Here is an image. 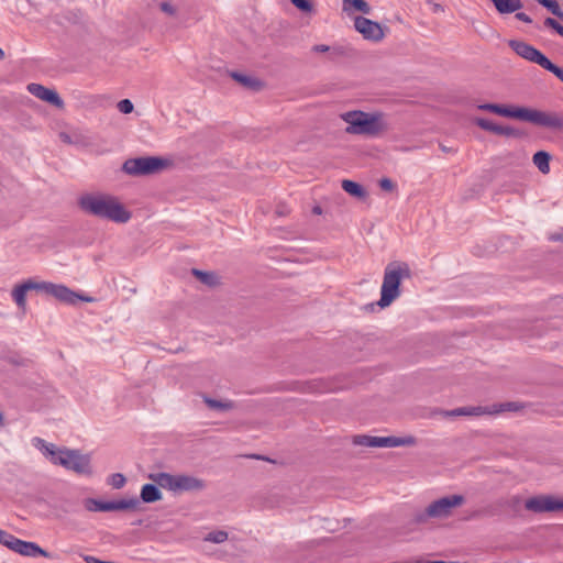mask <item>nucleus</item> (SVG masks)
I'll return each mask as SVG.
<instances>
[{"label":"nucleus","instance_id":"f257e3e1","mask_svg":"<svg viewBox=\"0 0 563 563\" xmlns=\"http://www.w3.org/2000/svg\"><path fill=\"white\" fill-rule=\"evenodd\" d=\"M479 110L489 111L506 118H514L530 122L536 125L552 130L563 129V115L555 112L540 111L537 109L523 107H507L498 103H483L478 106Z\"/></svg>","mask_w":563,"mask_h":563},{"label":"nucleus","instance_id":"4c0bfd02","mask_svg":"<svg viewBox=\"0 0 563 563\" xmlns=\"http://www.w3.org/2000/svg\"><path fill=\"white\" fill-rule=\"evenodd\" d=\"M159 9L169 16H175L177 13L176 7L169 1H163L159 3Z\"/></svg>","mask_w":563,"mask_h":563},{"label":"nucleus","instance_id":"58836bf2","mask_svg":"<svg viewBox=\"0 0 563 563\" xmlns=\"http://www.w3.org/2000/svg\"><path fill=\"white\" fill-rule=\"evenodd\" d=\"M192 273L205 284L212 285L214 276L210 273L194 269Z\"/></svg>","mask_w":563,"mask_h":563},{"label":"nucleus","instance_id":"9d476101","mask_svg":"<svg viewBox=\"0 0 563 563\" xmlns=\"http://www.w3.org/2000/svg\"><path fill=\"white\" fill-rule=\"evenodd\" d=\"M140 504L137 498L103 501L95 498H87L84 506L88 511H118L135 509Z\"/></svg>","mask_w":563,"mask_h":563},{"label":"nucleus","instance_id":"4468645a","mask_svg":"<svg viewBox=\"0 0 563 563\" xmlns=\"http://www.w3.org/2000/svg\"><path fill=\"white\" fill-rule=\"evenodd\" d=\"M27 91L31 95H33L34 97H36L43 101H46L58 109L64 108L63 99L53 89L46 88L40 84L32 82V84L27 85Z\"/></svg>","mask_w":563,"mask_h":563},{"label":"nucleus","instance_id":"2eb2a0df","mask_svg":"<svg viewBox=\"0 0 563 563\" xmlns=\"http://www.w3.org/2000/svg\"><path fill=\"white\" fill-rule=\"evenodd\" d=\"M56 299H58L62 302L66 303H75L77 300H85L90 301V298H84L76 294L75 291L70 290L68 287L64 285L53 284L49 283L47 294Z\"/></svg>","mask_w":563,"mask_h":563},{"label":"nucleus","instance_id":"a878e982","mask_svg":"<svg viewBox=\"0 0 563 563\" xmlns=\"http://www.w3.org/2000/svg\"><path fill=\"white\" fill-rule=\"evenodd\" d=\"M475 123L477 126H479L481 129H483L485 131H489V132H493L498 135H500V133H501L503 125L494 123L490 120H487L484 118H478V119H476Z\"/></svg>","mask_w":563,"mask_h":563},{"label":"nucleus","instance_id":"c03bdc74","mask_svg":"<svg viewBox=\"0 0 563 563\" xmlns=\"http://www.w3.org/2000/svg\"><path fill=\"white\" fill-rule=\"evenodd\" d=\"M60 139L66 143H70V137L66 133H62Z\"/></svg>","mask_w":563,"mask_h":563},{"label":"nucleus","instance_id":"49530a36","mask_svg":"<svg viewBox=\"0 0 563 563\" xmlns=\"http://www.w3.org/2000/svg\"><path fill=\"white\" fill-rule=\"evenodd\" d=\"M3 426V416L2 413L0 412V428Z\"/></svg>","mask_w":563,"mask_h":563},{"label":"nucleus","instance_id":"cd10ccee","mask_svg":"<svg viewBox=\"0 0 563 563\" xmlns=\"http://www.w3.org/2000/svg\"><path fill=\"white\" fill-rule=\"evenodd\" d=\"M534 64H538L542 68L547 69L548 71L555 74L559 69V66L553 64L541 51L539 52Z\"/></svg>","mask_w":563,"mask_h":563},{"label":"nucleus","instance_id":"37998d69","mask_svg":"<svg viewBox=\"0 0 563 563\" xmlns=\"http://www.w3.org/2000/svg\"><path fill=\"white\" fill-rule=\"evenodd\" d=\"M554 75L563 82V67H559Z\"/></svg>","mask_w":563,"mask_h":563},{"label":"nucleus","instance_id":"09e8293b","mask_svg":"<svg viewBox=\"0 0 563 563\" xmlns=\"http://www.w3.org/2000/svg\"><path fill=\"white\" fill-rule=\"evenodd\" d=\"M427 563H446V562H444V561H429Z\"/></svg>","mask_w":563,"mask_h":563},{"label":"nucleus","instance_id":"6e6552de","mask_svg":"<svg viewBox=\"0 0 563 563\" xmlns=\"http://www.w3.org/2000/svg\"><path fill=\"white\" fill-rule=\"evenodd\" d=\"M57 464L66 470L73 471L79 475H91L90 456L88 454H81L78 450H70L64 448L59 452Z\"/></svg>","mask_w":563,"mask_h":563},{"label":"nucleus","instance_id":"aec40b11","mask_svg":"<svg viewBox=\"0 0 563 563\" xmlns=\"http://www.w3.org/2000/svg\"><path fill=\"white\" fill-rule=\"evenodd\" d=\"M231 77L242 86L252 90H260L263 86L258 79L238 71H232Z\"/></svg>","mask_w":563,"mask_h":563},{"label":"nucleus","instance_id":"79ce46f5","mask_svg":"<svg viewBox=\"0 0 563 563\" xmlns=\"http://www.w3.org/2000/svg\"><path fill=\"white\" fill-rule=\"evenodd\" d=\"M516 18L525 23L532 22L531 18L528 14H526L525 12H517Z\"/></svg>","mask_w":563,"mask_h":563},{"label":"nucleus","instance_id":"7ed1b4c3","mask_svg":"<svg viewBox=\"0 0 563 563\" xmlns=\"http://www.w3.org/2000/svg\"><path fill=\"white\" fill-rule=\"evenodd\" d=\"M341 119L347 123L345 132L349 134L376 136L387 130L384 114L379 112L353 110L342 113Z\"/></svg>","mask_w":563,"mask_h":563},{"label":"nucleus","instance_id":"393cba45","mask_svg":"<svg viewBox=\"0 0 563 563\" xmlns=\"http://www.w3.org/2000/svg\"><path fill=\"white\" fill-rule=\"evenodd\" d=\"M26 292L27 290L23 287V285H18L12 290V298L19 308L25 309L26 307Z\"/></svg>","mask_w":563,"mask_h":563},{"label":"nucleus","instance_id":"e433bc0d","mask_svg":"<svg viewBox=\"0 0 563 563\" xmlns=\"http://www.w3.org/2000/svg\"><path fill=\"white\" fill-rule=\"evenodd\" d=\"M291 3L302 12L312 11V4L309 0H291Z\"/></svg>","mask_w":563,"mask_h":563},{"label":"nucleus","instance_id":"ddd939ff","mask_svg":"<svg viewBox=\"0 0 563 563\" xmlns=\"http://www.w3.org/2000/svg\"><path fill=\"white\" fill-rule=\"evenodd\" d=\"M518 406L515 402H506L499 406L498 409L489 410L487 407L482 406H470V407H460L450 411H446L445 415L449 417H457V416H482L486 413L501 412L506 410H517Z\"/></svg>","mask_w":563,"mask_h":563},{"label":"nucleus","instance_id":"a211bd4d","mask_svg":"<svg viewBox=\"0 0 563 563\" xmlns=\"http://www.w3.org/2000/svg\"><path fill=\"white\" fill-rule=\"evenodd\" d=\"M32 444L40 450L53 464H57V459L59 452L63 451L64 448H57L53 443H48L45 440L35 437L32 439Z\"/></svg>","mask_w":563,"mask_h":563},{"label":"nucleus","instance_id":"4be33fe9","mask_svg":"<svg viewBox=\"0 0 563 563\" xmlns=\"http://www.w3.org/2000/svg\"><path fill=\"white\" fill-rule=\"evenodd\" d=\"M493 3L500 13H512L522 7L520 0H493Z\"/></svg>","mask_w":563,"mask_h":563},{"label":"nucleus","instance_id":"39448f33","mask_svg":"<svg viewBox=\"0 0 563 563\" xmlns=\"http://www.w3.org/2000/svg\"><path fill=\"white\" fill-rule=\"evenodd\" d=\"M150 478L164 489L174 493L201 490L206 487L205 482L190 475H172L159 472L151 474Z\"/></svg>","mask_w":563,"mask_h":563},{"label":"nucleus","instance_id":"a18cd8bd","mask_svg":"<svg viewBox=\"0 0 563 563\" xmlns=\"http://www.w3.org/2000/svg\"><path fill=\"white\" fill-rule=\"evenodd\" d=\"M313 212L317 213V214H320L321 213V208L320 207H314L313 208Z\"/></svg>","mask_w":563,"mask_h":563},{"label":"nucleus","instance_id":"a19ab883","mask_svg":"<svg viewBox=\"0 0 563 563\" xmlns=\"http://www.w3.org/2000/svg\"><path fill=\"white\" fill-rule=\"evenodd\" d=\"M379 186L385 191H391L395 188L394 183L389 178H382L379 180Z\"/></svg>","mask_w":563,"mask_h":563},{"label":"nucleus","instance_id":"5701e85b","mask_svg":"<svg viewBox=\"0 0 563 563\" xmlns=\"http://www.w3.org/2000/svg\"><path fill=\"white\" fill-rule=\"evenodd\" d=\"M550 158L549 153L539 151L533 155L532 162L542 174H548L550 172Z\"/></svg>","mask_w":563,"mask_h":563},{"label":"nucleus","instance_id":"2f4dec72","mask_svg":"<svg viewBox=\"0 0 563 563\" xmlns=\"http://www.w3.org/2000/svg\"><path fill=\"white\" fill-rule=\"evenodd\" d=\"M543 7H545L552 14L563 18V12L560 9V4L555 0H538Z\"/></svg>","mask_w":563,"mask_h":563},{"label":"nucleus","instance_id":"c756f323","mask_svg":"<svg viewBox=\"0 0 563 563\" xmlns=\"http://www.w3.org/2000/svg\"><path fill=\"white\" fill-rule=\"evenodd\" d=\"M19 538L14 537L13 534L0 529V543L7 547L10 550L15 549V544L18 543Z\"/></svg>","mask_w":563,"mask_h":563},{"label":"nucleus","instance_id":"72a5a7b5","mask_svg":"<svg viewBox=\"0 0 563 563\" xmlns=\"http://www.w3.org/2000/svg\"><path fill=\"white\" fill-rule=\"evenodd\" d=\"M125 477L123 474L121 473H114L112 474L110 477H109V481L108 483L113 487V488H121L124 486L125 484Z\"/></svg>","mask_w":563,"mask_h":563},{"label":"nucleus","instance_id":"0eeeda50","mask_svg":"<svg viewBox=\"0 0 563 563\" xmlns=\"http://www.w3.org/2000/svg\"><path fill=\"white\" fill-rule=\"evenodd\" d=\"M462 495H450L432 501L426 510L417 516V521L422 522L428 518H445L451 515L452 509L463 504Z\"/></svg>","mask_w":563,"mask_h":563},{"label":"nucleus","instance_id":"c9c22d12","mask_svg":"<svg viewBox=\"0 0 563 563\" xmlns=\"http://www.w3.org/2000/svg\"><path fill=\"white\" fill-rule=\"evenodd\" d=\"M500 135H505L508 137H521L523 133L520 130L515 129L512 126L503 125Z\"/></svg>","mask_w":563,"mask_h":563},{"label":"nucleus","instance_id":"bb28decb","mask_svg":"<svg viewBox=\"0 0 563 563\" xmlns=\"http://www.w3.org/2000/svg\"><path fill=\"white\" fill-rule=\"evenodd\" d=\"M205 402L207 406L211 409L220 410V411H227L233 408L232 401H221L216 400L210 397H205Z\"/></svg>","mask_w":563,"mask_h":563},{"label":"nucleus","instance_id":"7c9ffc66","mask_svg":"<svg viewBox=\"0 0 563 563\" xmlns=\"http://www.w3.org/2000/svg\"><path fill=\"white\" fill-rule=\"evenodd\" d=\"M22 285H23V287L27 291L29 290H40V291H43V292L47 294V289H48L49 283H47V282H34L32 279H29L25 283H23Z\"/></svg>","mask_w":563,"mask_h":563},{"label":"nucleus","instance_id":"f8f14e48","mask_svg":"<svg viewBox=\"0 0 563 563\" xmlns=\"http://www.w3.org/2000/svg\"><path fill=\"white\" fill-rule=\"evenodd\" d=\"M354 26L365 40L379 42L384 38V31L379 23L364 16H356Z\"/></svg>","mask_w":563,"mask_h":563},{"label":"nucleus","instance_id":"b1692460","mask_svg":"<svg viewBox=\"0 0 563 563\" xmlns=\"http://www.w3.org/2000/svg\"><path fill=\"white\" fill-rule=\"evenodd\" d=\"M342 188L344 191H346L347 194H350L353 197H356L360 199H363L366 197L365 189L360 184H357L353 180L344 179L342 181Z\"/></svg>","mask_w":563,"mask_h":563},{"label":"nucleus","instance_id":"423d86ee","mask_svg":"<svg viewBox=\"0 0 563 563\" xmlns=\"http://www.w3.org/2000/svg\"><path fill=\"white\" fill-rule=\"evenodd\" d=\"M168 165V161L154 156L130 158L123 163L122 169L128 175L141 176L154 174L164 169Z\"/></svg>","mask_w":563,"mask_h":563},{"label":"nucleus","instance_id":"1a4fd4ad","mask_svg":"<svg viewBox=\"0 0 563 563\" xmlns=\"http://www.w3.org/2000/svg\"><path fill=\"white\" fill-rule=\"evenodd\" d=\"M354 443L357 445L368 448H397V446H411L417 443V439L412 435L406 437H373V435H357L354 438Z\"/></svg>","mask_w":563,"mask_h":563},{"label":"nucleus","instance_id":"6ab92c4d","mask_svg":"<svg viewBox=\"0 0 563 563\" xmlns=\"http://www.w3.org/2000/svg\"><path fill=\"white\" fill-rule=\"evenodd\" d=\"M158 485L145 484L141 489V499L144 503H154L162 499V493Z\"/></svg>","mask_w":563,"mask_h":563},{"label":"nucleus","instance_id":"f704fd0d","mask_svg":"<svg viewBox=\"0 0 563 563\" xmlns=\"http://www.w3.org/2000/svg\"><path fill=\"white\" fill-rule=\"evenodd\" d=\"M118 110L121 113L129 114L133 111V103L129 99H122L117 104Z\"/></svg>","mask_w":563,"mask_h":563},{"label":"nucleus","instance_id":"f03ea898","mask_svg":"<svg viewBox=\"0 0 563 563\" xmlns=\"http://www.w3.org/2000/svg\"><path fill=\"white\" fill-rule=\"evenodd\" d=\"M78 203L85 212L117 223H125L131 218V213L112 196L89 194L80 197Z\"/></svg>","mask_w":563,"mask_h":563},{"label":"nucleus","instance_id":"ea45409f","mask_svg":"<svg viewBox=\"0 0 563 563\" xmlns=\"http://www.w3.org/2000/svg\"><path fill=\"white\" fill-rule=\"evenodd\" d=\"M544 24H545V26L551 27L554 31H556V33L563 37V25H561L555 19L547 18L544 20Z\"/></svg>","mask_w":563,"mask_h":563},{"label":"nucleus","instance_id":"473e14b6","mask_svg":"<svg viewBox=\"0 0 563 563\" xmlns=\"http://www.w3.org/2000/svg\"><path fill=\"white\" fill-rule=\"evenodd\" d=\"M205 540L213 543H223L228 540V532L223 530L212 531L207 534Z\"/></svg>","mask_w":563,"mask_h":563},{"label":"nucleus","instance_id":"f3484780","mask_svg":"<svg viewBox=\"0 0 563 563\" xmlns=\"http://www.w3.org/2000/svg\"><path fill=\"white\" fill-rule=\"evenodd\" d=\"M509 46L515 51V53L517 55H519L520 57H522L531 63H534V60L540 52L534 46H532L526 42H522V41L511 40L509 42Z\"/></svg>","mask_w":563,"mask_h":563},{"label":"nucleus","instance_id":"c85d7f7f","mask_svg":"<svg viewBox=\"0 0 563 563\" xmlns=\"http://www.w3.org/2000/svg\"><path fill=\"white\" fill-rule=\"evenodd\" d=\"M312 51L316 52V53H325V52H331V55L333 57H336V56H342L344 55V49L343 47L341 46H335V47H330L325 44H318V45H314L312 47Z\"/></svg>","mask_w":563,"mask_h":563},{"label":"nucleus","instance_id":"20e7f679","mask_svg":"<svg viewBox=\"0 0 563 563\" xmlns=\"http://www.w3.org/2000/svg\"><path fill=\"white\" fill-rule=\"evenodd\" d=\"M410 277V268L406 263L393 262L385 267L384 278L380 289V299L377 305L380 308L388 307L399 297V286L404 278Z\"/></svg>","mask_w":563,"mask_h":563},{"label":"nucleus","instance_id":"412c9836","mask_svg":"<svg viewBox=\"0 0 563 563\" xmlns=\"http://www.w3.org/2000/svg\"><path fill=\"white\" fill-rule=\"evenodd\" d=\"M343 11L346 13L360 11L364 14H368L371 7L365 0H343Z\"/></svg>","mask_w":563,"mask_h":563},{"label":"nucleus","instance_id":"de8ad7c7","mask_svg":"<svg viewBox=\"0 0 563 563\" xmlns=\"http://www.w3.org/2000/svg\"><path fill=\"white\" fill-rule=\"evenodd\" d=\"M4 57V52L3 49L0 47V59H2Z\"/></svg>","mask_w":563,"mask_h":563},{"label":"nucleus","instance_id":"9b49d317","mask_svg":"<svg viewBox=\"0 0 563 563\" xmlns=\"http://www.w3.org/2000/svg\"><path fill=\"white\" fill-rule=\"evenodd\" d=\"M525 508L536 514L561 511L563 499H556L551 495H539L527 499Z\"/></svg>","mask_w":563,"mask_h":563},{"label":"nucleus","instance_id":"dca6fc26","mask_svg":"<svg viewBox=\"0 0 563 563\" xmlns=\"http://www.w3.org/2000/svg\"><path fill=\"white\" fill-rule=\"evenodd\" d=\"M15 544V549L13 550L15 553H19L24 556L30 558H36V556H44V558H51V553H48L46 550L42 549L34 542L24 541L19 539L18 543Z\"/></svg>","mask_w":563,"mask_h":563}]
</instances>
